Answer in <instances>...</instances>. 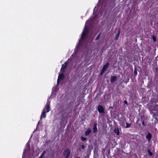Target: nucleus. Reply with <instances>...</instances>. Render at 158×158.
Instances as JSON below:
<instances>
[{
    "label": "nucleus",
    "mask_w": 158,
    "mask_h": 158,
    "mask_svg": "<svg viewBox=\"0 0 158 158\" xmlns=\"http://www.w3.org/2000/svg\"><path fill=\"white\" fill-rule=\"evenodd\" d=\"M97 125V123H94V127L93 129L94 133H96L98 132Z\"/></svg>",
    "instance_id": "obj_9"
},
{
    "label": "nucleus",
    "mask_w": 158,
    "mask_h": 158,
    "mask_svg": "<svg viewBox=\"0 0 158 158\" xmlns=\"http://www.w3.org/2000/svg\"><path fill=\"white\" fill-rule=\"evenodd\" d=\"M152 135L150 132H148L147 135H146V139L149 142L152 138Z\"/></svg>",
    "instance_id": "obj_10"
},
{
    "label": "nucleus",
    "mask_w": 158,
    "mask_h": 158,
    "mask_svg": "<svg viewBox=\"0 0 158 158\" xmlns=\"http://www.w3.org/2000/svg\"><path fill=\"white\" fill-rule=\"evenodd\" d=\"M81 148L82 149L84 150L85 149V146L84 145H82L81 146Z\"/></svg>",
    "instance_id": "obj_26"
},
{
    "label": "nucleus",
    "mask_w": 158,
    "mask_h": 158,
    "mask_svg": "<svg viewBox=\"0 0 158 158\" xmlns=\"http://www.w3.org/2000/svg\"><path fill=\"white\" fill-rule=\"evenodd\" d=\"M110 151L109 150H108L106 151V155H107V156L108 157V156L110 155Z\"/></svg>",
    "instance_id": "obj_25"
},
{
    "label": "nucleus",
    "mask_w": 158,
    "mask_h": 158,
    "mask_svg": "<svg viewBox=\"0 0 158 158\" xmlns=\"http://www.w3.org/2000/svg\"><path fill=\"white\" fill-rule=\"evenodd\" d=\"M81 151V148H79L77 150V151Z\"/></svg>",
    "instance_id": "obj_31"
},
{
    "label": "nucleus",
    "mask_w": 158,
    "mask_h": 158,
    "mask_svg": "<svg viewBox=\"0 0 158 158\" xmlns=\"http://www.w3.org/2000/svg\"><path fill=\"white\" fill-rule=\"evenodd\" d=\"M50 104L47 103L46 104V105L44 109V110H44V111H46V112H49L50 110Z\"/></svg>",
    "instance_id": "obj_8"
},
{
    "label": "nucleus",
    "mask_w": 158,
    "mask_h": 158,
    "mask_svg": "<svg viewBox=\"0 0 158 158\" xmlns=\"http://www.w3.org/2000/svg\"><path fill=\"white\" fill-rule=\"evenodd\" d=\"M142 125L143 126H145V123H144V121L143 120L142 122Z\"/></svg>",
    "instance_id": "obj_30"
},
{
    "label": "nucleus",
    "mask_w": 158,
    "mask_h": 158,
    "mask_svg": "<svg viewBox=\"0 0 158 158\" xmlns=\"http://www.w3.org/2000/svg\"><path fill=\"white\" fill-rule=\"evenodd\" d=\"M45 154V151H44L43 152L41 156L39 158H43L44 157V155Z\"/></svg>",
    "instance_id": "obj_18"
},
{
    "label": "nucleus",
    "mask_w": 158,
    "mask_h": 158,
    "mask_svg": "<svg viewBox=\"0 0 158 158\" xmlns=\"http://www.w3.org/2000/svg\"><path fill=\"white\" fill-rule=\"evenodd\" d=\"M119 35H120V30H119L118 31V33L115 35V40H117L118 39Z\"/></svg>",
    "instance_id": "obj_15"
},
{
    "label": "nucleus",
    "mask_w": 158,
    "mask_h": 158,
    "mask_svg": "<svg viewBox=\"0 0 158 158\" xmlns=\"http://www.w3.org/2000/svg\"><path fill=\"white\" fill-rule=\"evenodd\" d=\"M70 150L69 148L65 149L63 153V154L65 158H69L70 154Z\"/></svg>",
    "instance_id": "obj_2"
},
{
    "label": "nucleus",
    "mask_w": 158,
    "mask_h": 158,
    "mask_svg": "<svg viewBox=\"0 0 158 158\" xmlns=\"http://www.w3.org/2000/svg\"><path fill=\"white\" fill-rule=\"evenodd\" d=\"M103 157H104V158H105V155H103Z\"/></svg>",
    "instance_id": "obj_32"
},
{
    "label": "nucleus",
    "mask_w": 158,
    "mask_h": 158,
    "mask_svg": "<svg viewBox=\"0 0 158 158\" xmlns=\"http://www.w3.org/2000/svg\"><path fill=\"white\" fill-rule=\"evenodd\" d=\"M157 25H158V21H157Z\"/></svg>",
    "instance_id": "obj_34"
},
{
    "label": "nucleus",
    "mask_w": 158,
    "mask_h": 158,
    "mask_svg": "<svg viewBox=\"0 0 158 158\" xmlns=\"http://www.w3.org/2000/svg\"><path fill=\"white\" fill-rule=\"evenodd\" d=\"M98 110L99 113H105L104 109L103 106L101 105H98Z\"/></svg>",
    "instance_id": "obj_4"
},
{
    "label": "nucleus",
    "mask_w": 158,
    "mask_h": 158,
    "mask_svg": "<svg viewBox=\"0 0 158 158\" xmlns=\"http://www.w3.org/2000/svg\"><path fill=\"white\" fill-rule=\"evenodd\" d=\"M64 77V75L63 73H62L59 75L57 80V85L59 84L60 80H63Z\"/></svg>",
    "instance_id": "obj_5"
},
{
    "label": "nucleus",
    "mask_w": 158,
    "mask_h": 158,
    "mask_svg": "<svg viewBox=\"0 0 158 158\" xmlns=\"http://www.w3.org/2000/svg\"><path fill=\"white\" fill-rule=\"evenodd\" d=\"M124 103L125 104L127 105H128V102L126 100H125L124 102Z\"/></svg>",
    "instance_id": "obj_27"
},
{
    "label": "nucleus",
    "mask_w": 158,
    "mask_h": 158,
    "mask_svg": "<svg viewBox=\"0 0 158 158\" xmlns=\"http://www.w3.org/2000/svg\"><path fill=\"white\" fill-rule=\"evenodd\" d=\"M128 62H129L130 63H131L133 62V60L132 59V58L131 57L128 59Z\"/></svg>",
    "instance_id": "obj_20"
},
{
    "label": "nucleus",
    "mask_w": 158,
    "mask_h": 158,
    "mask_svg": "<svg viewBox=\"0 0 158 158\" xmlns=\"http://www.w3.org/2000/svg\"><path fill=\"white\" fill-rule=\"evenodd\" d=\"M137 69L136 68L134 69V74L135 76H137Z\"/></svg>",
    "instance_id": "obj_17"
},
{
    "label": "nucleus",
    "mask_w": 158,
    "mask_h": 158,
    "mask_svg": "<svg viewBox=\"0 0 158 158\" xmlns=\"http://www.w3.org/2000/svg\"><path fill=\"white\" fill-rule=\"evenodd\" d=\"M117 77L116 76H113L111 77L110 82L111 83H114L117 80Z\"/></svg>",
    "instance_id": "obj_11"
},
{
    "label": "nucleus",
    "mask_w": 158,
    "mask_h": 158,
    "mask_svg": "<svg viewBox=\"0 0 158 158\" xmlns=\"http://www.w3.org/2000/svg\"><path fill=\"white\" fill-rule=\"evenodd\" d=\"M114 132L117 135H119V129L118 127H115L114 130Z\"/></svg>",
    "instance_id": "obj_13"
},
{
    "label": "nucleus",
    "mask_w": 158,
    "mask_h": 158,
    "mask_svg": "<svg viewBox=\"0 0 158 158\" xmlns=\"http://www.w3.org/2000/svg\"><path fill=\"white\" fill-rule=\"evenodd\" d=\"M148 50L149 52L151 51L152 50V48L151 47H149L148 48Z\"/></svg>",
    "instance_id": "obj_28"
},
{
    "label": "nucleus",
    "mask_w": 158,
    "mask_h": 158,
    "mask_svg": "<svg viewBox=\"0 0 158 158\" xmlns=\"http://www.w3.org/2000/svg\"><path fill=\"white\" fill-rule=\"evenodd\" d=\"M154 107L155 108H157L158 107V105L156 104H155L154 105Z\"/></svg>",
    "instance_id": "obj_29"
},
{
    "label": "nucleus",
    "mask_w": 158,
    "mask_h": 158,
    "mask_svg": "<svg viewBox=\"0 0 158 158\" xmlns=\"http://www.w3.org/2000/svg\"><path fill=\"white\" fill-rule=\"evenodd\" d=\"M29 152L30 151L25 149L23 152L22 158H25L27 157V156Z\"/></svg>",
    "instance_id": "obj_6"
},
{
    "label": "nucleus",
    "mask_w": 158,
    "mask_h": 158,
    "mask_svg": "<svg viewBox=\"0 0 158 158\" xmlns=\"http://www.w3.org/2000/svg\"><path fill=\"white\" fill-rule=\"evenodd\" d=\"M148 153L149 155L151 156H152V155L153 153L152 152H151V151H150V150L148 149Z\"/></svg>",
    "instance_id": "obj_22"
},
{
    "label": "nucleus",
    "mask_w": 158,
    "mask_h": 158,
    "mask_svg": "<svg viewBox=\"0 0 158 158\" xmlns=\"http://www.w3.org/2000/svg\"><path fill=\"white\" fill-rule=\"evenodd\" d=\"M46 111H43V112L42 113V114L41 115V117H40V119H42V116H43V117L44 118H46Z\"/></svg>",
    "instance_id": "obj_14"
},
{
    "label": "nucleus",
    "mask_w": 158,
    "mask_h": 158,
    "mask_svg": "<svg viewBox=\"0 0 158 158\" xmlns=\"http://www.w3.org/2000/svg\"><path fill=\"white\" fill-rule=\"evenodd\" d=\"M155 103H156V101H155L154 102Z\"/></svg>",
    "instance_id": "obj_33"
},
{
    "label": "nucleus",
    "mask_w": 158,
    "mask_h": 158,
    "mask_svg": "<svg viewBox=\"0 0 158 158\" xmlns=\"http://www.w3.org/2000/svg\"><path fill=\"white\" fill-rule=\"evenodd\" d=\"M152 38L154 42H155L156 41V38L155 35H153L152 36Z\"/></svg>",
    "instance_id": "obj_21"
},
{
    "label": "nucleus",
    "mask_w": 158,
    "mask_h": 158,
    "mask_svg": "<svg viewBox=\"0 0 158 158\" xmlns=\"http://www.w3.org/2000/svg\"><path fill=\"white\" fill-rule=\"evenodd\" d=\"M89 31V30L88 27L85 26L81 35V40H83L85 39V36L87 35Z\"/></svg>",
    "instance_id": "obj_1"
},
{
    "label": "nucleus",
    "mask_w": 158,
    "mask_h": 158,
    "mask_svg": "<svg viewBox=\"0 0 158 158\" xmlns=\"http://www.w3.org/2000/svg\"><path fill=\"white\" fill-rule=\"evenodd\" d=\"M91 129L88 128L86 131H85V136H88L91 132Z\"/></svg>",
    "instance_id": "obj_12"
},
{
    "label": "nucleus",
    "mask_w": 158,
    "mask_h": 158,
    "mask_svg": "<svg viewBox=\"0 0 158 158\" xmlns=\"http://www.w3.org/2000/svg\"><path fill=\"white\" fill-rule=\"evenodd\" d=\"M81 141H86V138H85V137H83L82 136H81Z\"/></svg>",
    "instance_id": "obj_19"
},
{
    "label": "nucleus",
    "mask_w": 158,
    "mask_h": 158,
    "mask_svg": "<svg viewBox=\"0 0 158 158\" xmlns=\"http://www.w3.org/2000/svg\"><path fill=\"white\" fill-rule=\"evenodd\" d=\"M101 35V33H99L97 36V37L95 38V40H98V39L100 37V36Z\"/></svg>",
    "instance_id": "obj_24"
},
{
    "label": "nucleus",
    "mask_w": 158,
    "mask_h": 158,
    "mask_svg": "<svg viewBox=\"0 0 158 158\" xmlns=\"http://www.w3.org/2000/svg\"><path fill=\"white\" fill-rule=\"evenodd\" d=\"M109 64V62H107L103 66L101 71V75L103 74L105 72L106 70V69L108 67Z\"/></svg>",
    "instance_id": "obj_3"
},
{
    "label": "nucleus",
    "mask_w": 158,
    "mask_h": 158,
    "mask_svg": "<svg viewBox=\"0 0 158 158\" xmlns=\"http://www.w3.org/2000/svg\"><path fill=\"white\" fill-rule=\"evenodd\" d=\"M63 118H62L61 119V121H62V120H63Z\"/></svg>",
    "instance_id": "obj_35"
},
{
    "label": "nucleus",
    "mask_w": 158,
    "mask_h": 158,
    "mask_svg": "<svg viewBox=\"0 0 158 158\" xmlns=\"http://www.w3.org/2000/svg\"><path fill=\"white\" fill-rule=\"evenodd\" d=\"M25 149L28 151H30L31 149L30 145L29 144H27L26 145V148Z\"/></svg>",
    "instance_id": "obj_16"
},
{
    "label": "nucleus",
    "mask_w": 158,
    "mask_h": 158,
    "mask_svg": "<svg viewBox=\"0 0 158 158\" xmlns=\"http://www.w3.org/2000/svg\"><path fill=\"white\" fill-rule=\"evenodd\" d=\"M68 64V62L67 61H66L65 62H64V64L62 65V67L61 68V70H62L65 69L66 68Z\"/></svg>",
    "instance_id": "obj_7"
},
{
    "label": "nucleus",
    "mask_w": 158,
    "mask_h": 158,
    "mask_svg": "<svg viewBox=\"0 0 158 158\" xmlns=\"http://www.w3.org/2000/svg\"><path fill=\"white\" fill-rule=\"evenodd\" d=\"M126 127H125L126 128H128L131 125L130 124H129V123H127V122L126 123Z\"/></svg>",
    "instance_id": "obj_23"
}]
</instances>
